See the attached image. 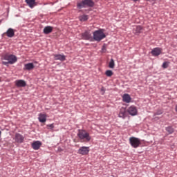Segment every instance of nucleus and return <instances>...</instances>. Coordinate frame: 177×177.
<instances>
[{"instance_id":"nucleus-1","label":"nucleus","mask_w":177,"mask_h":177,"mask_svg":"<svg viewBox=\"0 0 177 177\" xmlns=\"http://www.w3.org/2000/svg\"><path fill=\"white\" fill-rule=\"evenodd\" d=\"M3 58V60L8 61L2 62V64H4V66H8V64H15V63L17 62V57H16L15 55L6 54Z\"/></svg>"},{"instance_id":"nucleus-2","label":"nucleus","mask_w":177,"mask_h":177,"mask_svg":"<svg viewBox=\"0 0 177 177\" xmlns=\"http://www.w3.org/2000/svg\"><path fill=\"white\" fill-rule=\"evenodd\" d=\"M77 136L80 138V140H83V142H90L91 141V136L89 135V133H88L85 130H79L77 133Z\"/></svg>"},{"instance_id":"nucleus-3","label":"nucleus","mask_w":177,"mask_h":177,"mask_svg":"<svg viewBox=\"0 0 177 177\" xmlns=\"http://www.w3.org/2000/svg\"><path fill=\"white\" fill-rule=\"evenodd\" d=\"M93 6H95V2L92 0H83L77 3L79 9H82V8H93Z\"/></svg>"},{"instance_id":"nucleus-4","label":"nucleus","mask_w":177,"mask_h":177,"mask_svg":"<svg viewBox=\"0 0 177 177\" xmlns=\"http://www.w3.org/2000/svg\"><path fill=\"white\" fill-rule=\"evenodd\" d=\"M93 40L97 41V42H100L102 39H104L106 35L103 32V30L100 29L98 30H95L93 33Z\"/></svg>"},{"instance_id":"nucleus-5","label":"nucleus","mask_w":177,"mask_h":177,"mask_svg":"<svg viewBox=\"0 0 177 177\" xmlns=\"http://www.w3.org/2000/svg\"><path fill=\"white\" fill-rule=\"evenodd\" d=\"M129 143L131 146L133 147V149H138L142 142H140V139L136 138V137H131L129 138Z\"/></svg>"},{"instance_id":"nucleus-6","label":"nucleus","mask_w":177,"mask_h":177,"mask_svg":"<svg viewBox=\"0 0 177 177\" xmlns=\"http://www.w3.org/2000/svg\"><path fill=\"white\" fill-rule=\"evenodd\" d=\"M89 147H82L78 149L77 153L82 156H86V154L89 153Z\"/></svg>"},{"instance_id":"nucleus-7","label":"nucleus","mask_w":177,"mask_h":177,"mask_svg":"<svg viewBox=\"0 0 177 177\" xmlns=\"http://www.w3.org/2000/svg\"><path fill=\"white\" fill-rule=\"evenodd\" d=\"M15 31L16 30L15 29L9 28L7 31L3 34V35H6L8 38H13V37H15Z\"/></svg>"},{"instance_id":"nucleus-8","label":"nucleus","mask_w":177,"mask_h":177,"mask_svg":"<svg viewBox=\"0 0 177 177\" xmlns=\"http://www.w3.org/2000/svg\"><path fill=\"white\" fill-rule=\"evenodd\" d=\"M82 39L86 41H93V38L92 37V35L91 32L86 31L82 34Z\"/></svg>"},{"instance_id":"nucleus-9","label":"nucleus","mask_w":177,"mask_h":177,"mask_svg":"<svg viewBox=\"0 0 177 177\" xmlns=\"http://www.w3.org/2000/svg\"><path fill=\"white\" fill-rule=\"evenodd\" d=\"M14 139L17 143H23L24 142V137L19 133H15Z\"/></svg>"},{"instance_id":"nucleus-10","label":"nucleus","mask_w":177,"mask_h":177,"mask_svg":"<svg viewBox=\"0 0 177 177\" xmlns=\"http://www.w3.org/2000/svg\"><path fill=\"white\" fill-rule=\"evenodd\" d=\"M15 85L18 88H24V86H26L27 83L23 80H19L15 81Z\"/></svg>"},{"instance_id":"nucleus-11","label":"nucleus","mask_w":177,"mask_h":177,"mask_svg":"<svg viewBox=\"0 0 177 177\" xmlns=\"http://www.w3.org/2000/svg\"><path fill=\"white\" fill-rule=\"evenodd\" d=\"M129 114L130 115H136L138 114V109H136V106H130L128 110H127Z\"/></svg>"},{"instance_id":"nucleus-12","label":"nucleus","mask_w":177,"mask_h":177,"mask_svg":"<svg viewBox=\"0 0 177 177\" xmlns=\"http://www.w3.org/2000/svg\"><path fill=\"white\" fill-rule=\"evenodd\" d=\"M25 2L27 3L28 6L32 9L37 6V2L35 0H25Z\"/></svg>"},{"instance_id":"nucleus-13","label":"nucleus","mask_w":177,"mask_h":177,"mask_svg":"<svg viewBox=\"0 0 177 177\" xmlns=\"http://www.w3.org/2000/svg\"><path fill=\"white\" fill-rule=\"evenodd\" d=\"M133 32L136 34V35H139L141 32H143V28L140 26H137L133 28Z\"/></svg>"},{"instance_id":"nucleus-14","label":"nucleus","mask_w":177,"mask_h":177,"mask_svg":"<svg viewBox=\"0 0 177 177\" xmlns=\"http://www.w3.org/2000/svg\"><path fill=\"white\" fill-rule=\"evenodd\" d=\"M41 146H42V143L39 141L34 142L32 144V147L33 150H39V148L41 147Z\"/></svg>"},{"instance_id":"nucleus-15","label":"nucleus","mask_w":177,"mask_h":177,"mask_svg":"<svg viewBox=\"0 0 177 177\" xmlns=\"http://www.w3.org/2000/svg\"><path fill=\"white\" fill-rule=\"evenodd\" d=\"M161 48H155L151 50L152 56H160L161 55Z\"/></svg>"},{"instance_id":"nucleus-16","label":"nucleus","mask_w":177,"mask_h":177,"mask_svg":"<svg viewBox=\"0 0 177 177\" xmlns=\"http://www.w3.org/2000/svg\"><path fill=\"white\" fill-rule=\"evenodd\" d=\"M122 100L125 103H131V95H129V94H124L122 96Z\"/></svg>"},{"instance_id":"nucleus-17","label":"nucleus","mask_w":177,"mask_h":177,"mask_svg":"<svg viewBox=\"0 0 177 177\" xmlns=\"http://www.w3.org/2000/svg\"><path fill=\"white\" fill-rule=\"evenodd\" d=\"M54 59L55 60H60L61 62H64V60H66V55H55Z\"/></svg>"},{"instance_id":"nucleus-18","label":"nucleus","mask_w":177,"mask_h":177,"mask_svg":"<svg viewBox=\"0 0 177 177\" xmlns=\"http://www.w3.org/2000/svg\"><path fill=\"white\" fill-rule=\"evenodd\" d=\"M39 122H46V115L44 113L39 114Z\"/></svg>"},{"instance_id":"nucleus-19","label":"nucleus","mask_w":177,"mask_h":177,"mask_svg":"<svg viewBox=\"0 0 177 177\" xmlns=\"http://www.w3.org/2000/svg\"><path fill=\"white\" fill-rule=\"evenodd\" d=\"M52 31H53V28L52 26H46L44 28V34H50V32H52Z\"/></svg>"},{"instance_id":"nucleus-20","label":"nucleus","mask_w":177,"mask_h":177,"mask_svg":"<svg viewBox=\"0 0 177 177\" xmlns=\"http://www.w3.org/2000/svg\"><path fill=\"white\" fill-rule=\"evenodd\" d=\"M34 67H35L34 64L32 63L26 64L24 65V70H28V71L33 70Z\"/></svg>"},{"instance_id":"nucleus-21","label":"nucleus","mask_w":177,"mask_h":177,"mask_svg":"<svg viewBox=\"0 0 177 177\" xmlns=\"http://www.w3.org/2000/svg\"><path fill=\"white\" fill-rule=\"evenodd\" d=\"M125 109H120V111L119 113V117L120 118H125Z\"/></svg>"},{"instance_id":"nucleus-22","label":"nucleus","mask_w":177,"mask_h":177,"mask_svg":"<svg viewBox=\"0 0 177 177\" xmlns=\"http://www.w3.org/2000/svg\"><path fill=\"white\" fill-rule=\"evenodd\" d=\"M109 68H114V67H115V62H114L113 59H111L109 63Z\"/></svg>"},{"instance_id":"nucleus-23","label":"nucleus","mask_w":177,"mask_h":177,"mask_svg":"<svg viewBox=\"0 0 177 177\" xmlns=\"http://www.w3.org/2000/svg\"><path fill=\"white\" fill-rule=\"evenodd\" d=\"M166 131L168 132L169 135H171V133H174V129L172 128V127H166Z\"/></svg>"},{"instance_id":"nucleus-24","label":"nucleus","mask_w":177,"mask_h":177,"mask_svg":"<svg viewBox=\"0 0 177 177\" xmlns=\"http://www.w3.org/2000/svg\"><path fill=\"white\" fill-rule=\"evenodd\" d=\"M79 20L80 21H86V20H88V15H82L79 17Z\"/></svg>"},{"instance_id":"nucleus-25","label":"nucleus","mask_w":177,"mask_h":177,"mask_svg":"<svg viewBox=\"0 0 177 177\" xmlns=\"http://www.w3.org/2000/svg\"><path fill=\"white\" fill-rule=\"evenodd\" d=\"M106 77H111L113 75V71L110 70H107L105 73Z\"/></svg>"},{"instance_id":"nucleus-26","label":"nucleus","mask_w":177,"mask_h":177,"mask_svg":"<svg viewBox=\"0 0 177 177\" xmlns=\"http://www.w3.org/2000/svg\"><path fill=\"white\" fill-rule=\"evenodd\" d=\"M162 114V110H158L155 113L154 115H161Z\"/></svg>"},{"instance_id":"nucleus-27","label":"nucleus","mask_w":177,"mask_h":177,"mask_svg":"<svg viewBox=\"0 0 177 177\" xmlns=\"http://www.w3.org/2000/svg\"><path fill=\"white\" fill-rule=\"evenodd\" d=\"M168 64H169L168 62H164V63L162 64V67H163V68H168Z\"/></svg>"},{"instance_id":"nucleus-28","label":"nucleus","mask_w":177,"mask_h":177,"mask_svg":"<svg viewBox=\"0 0 177 177\" xmlns=\"http://www.w3.org/2000/svg\"><path fill=\"white\" fill-rule=\"evenodd\" d=\"M47 127L50 128V129H53V128H55V126H53V124H48Z\"/></svg>"},{"instance_id":"nucleus-29","label":"nucleus","mask_w":177,"mask_h":177,"mask_svg":"<svg viewBox=\"0 0 177 177\" xmlns=\"http://www.w3.org/2000/svg\"><path fill=\"white\" fill-rule=\"evenodd\" d=\"M102 50H106V46H103L102 48Z\"/></svg>"},{"instance_id":"nucleus-30","label":"nucleus","mask_w":177,"mask_h":177,"mask_svg":"<svg viewBox=\"0 0 177 177\" xmlns=\"http://www.w3.org/2000/svg\"><path fill=\"white\" fill-rule=\"evenodd\" d=\"M2 132L0 131V138H1V135Z\"/></svg>"},{"instance_id":"nucleus-31","label":"nucleus","mask_w":177,"mask_h":177,"mask_svg":"<svg viewBox=\"0 0 177 177\" xmlns=\"http://www.w3.org/2000/svg\"><path fill=\"white\" fill-rule=\"evenodd\" d=\"M134 1V2H136L137 1H139V0H133Z\"/></svg>"},{"instance_id":"nucleus-32","label":"nucleus","mask_w":177,"mask_h":177,"mask_svg":"<svg viewBox=\"0 0 177 177\" xmlns=\"http://www.w3.org/2000/svg\"><path fill=\"white\" fill-rule=\"evenodd\" d=\"M147 1H150V0H147Z\"/></svg>"}]
</instances>
